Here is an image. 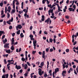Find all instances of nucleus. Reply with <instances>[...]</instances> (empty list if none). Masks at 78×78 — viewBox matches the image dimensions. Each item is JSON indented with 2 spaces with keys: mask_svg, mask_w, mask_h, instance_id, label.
I'll use <instances>...</instances> for the list:
<instances>
[{
  "mask_svg": "<svg viewBox=\"0 0 78 78\" xmlns=\"http://www.w3.org/2000/svg\"><path fill=\"white\" fill-rule=\"evenodd\" d=\"M10 21H7L6 22V23H7V24H9V25H11V23H10Z\"/></svg>",
  "mask_w": 78,
  "mask_h": 78,
  "instance_id": "7c9ffc66",
  "label": "nucleus"
},
{
  "mask_svg": "<svg viewBox=\"0 0 78 78\" xmlns=\"http://www.w3.org/2000/svg\"><path fill=\"white\" fill-rule=\"evenodd\" d=\"M6 52L7 53H9V54H10L11 53V50L10 49L7 50L6 51Z\"/></svg>",
  "mask_w": 78,
  "mask_h": 78,
  "instance_id": "1a4fd4ad",
  "label": "nucleus"
},
{
  "mask_svg": "<svg viewBox=\"0 0 78 78\" xmlns=\"http://www.w3.org/2000/svg\"><path fill=\"white\" fill-rule=\"evenodd\" d=\"M3 3L1 2L0 3V6L1 7H2V6H3Z\"/></svg>",
  "mask_w": 78,
  "mask_h": 78,
  "instance_id": "c85d7f7f",
  "label": "nucleus"
},
{
  "mask_svg": "<svg viewBox=\"0 0 78 78\" xmlns=\"http://www.w3.org/2000/svg\"><path fill=\"white\" fill-rule=\"evenodd\" d=\"M47 0H43L42 1V3L43 4H45L46 1H47Z\"/></svg>",
  "mask_w": 78,
  "mask_h": 78,
  "instance_id": "c756f323",
  "label": "nucleus"
},
{
  "mask_svg": "<svg viewBox=\"0 0 78 78\" xmlns=\"http://www.w3.org/2000/svg\"><path fill=\"white\" fill-rule=\"evenodd\" d=\"M38 9H39V10H40V11H41V10H43V8H38Z\"/></svg>",
  "mask_w": 78,
  "mask_h": 78,
  "instance_id": "58836bf2",
  "label": "nucleus"
},
{
  "mask_svg": "<svg viewBox=\"0 0 78 78\" xmlns=\"http://www.w3.org/2000/svg\"><path fill=\"white\" fill-rule=\"evenodd\" d=\"M20 30H19L17 32V34H20Z\"/></svg>",
  "mask_w": 78,
  "mask_h": 78,
  "instance_id": "cd10ccee",
  "label": "nucleus"
},
{
  "mask_svg": "<svg viewBox=\"0 0 78 78\" xmlns=\"http://www.w3.org/2000/svg\"><path fill=\"white\" fill-rule=\"evenodd\" d=\"M47 69H48V67H49V62L48 61L47 62Z\"/></svg>",
  "mask_w": 78,
  "mask_h": 78,
  "instance_id": "5701e85b",
  "label": "nucleus"
},
{
  "mask_svg": "<svg viewBox=\"0 0 78 78\" xmlns=\"http://www.w3.org/2000/svg\"><path fill=\"white\" fill-rule=\"evenodd\" d=\"M2 78H6L5 77V75H3L2 76Z\"/></svg>",
  "mask_w": 78,
  "mask_h": 78,
  "instance_id": "69168bd1",
  "label": "nucleus"
},
{
  "mask_svg": "<svg viewBox=\"0 0 78 78\" xmlns=\"http://www.w3.org/2000/svg\"><path fill=\"white\" fill-rule=\"evenodd\" d=\"M10 49L12 50H14V46L12 45L11 46V47L10 48Z\"/></svg>",
  "mask_w": 78,
  "mask_h": 78,
  "instance_id": "4468645a",
  "label": "nucleus"
},
{
  "mask_svg": "<svg viewBox=\"0 0 78 78\" xmlns=\"http://www.w3.org/2000/svg\"><path fill=\"white\" fill-rule=\"evenodd\" d=\"M45 51H43L42 54V57L43 58H44V59H45Z\"/></svg>",
  "mask_w": 78,
  "mask_h": 78,
  "instance_id": "f03ea898",
  "label": "nucleus"
},
{
  "mask_svg": "<svg viewBox=\"0 0 78 78\" xmlns=\"http://www.w3.org/2000/svg\"><path fill=\"white\" fill-rule=\"evenodd\" d=\"M2 34H5V32H4V31H2L1 30L0 31V35H1V36H2Z\"/></svg>",
  "mask_w": 78,
  "mask_h": 78,
  "instance_id": "9d476101",
  "label": "nucleus"
},
{
  "mask_svg": "<svg viewBox=\"0 0 78 78\" xmlns=\"http://www.w3.org/2000/svg\"><path fill=\"white\" fill-rule=\"evenodd\" d=\"M68 10H69V11L71 12V11H73V8L70 7L68 9Z\"/></svg>",
  "mask_w": 78,
  "mask_h": 78,
  "instance_id": "ddd939ff",
  "label": "nucleus"
},
{
  "mask_svg": "<svg viewBox=\"0 0 78 78\" xmlns=\"http://www.w3.org/2000/svg\"><path fill=\"white\" fill-rule=\"evenodd\" d=\"M53 41L54 44L56 43V39H55V38H54Z\"/></svg>",
  "mask_w": 78,
  "mask_h": 78,
  "instance_id": "09e8293b",
  "label": "nucleus"
},
{
  "mask_svg": "<svg viewBox=\"0 0 78 78\" xmlns=\"http://www.w3.org/2000/svg\"><path fill=\"white\" fill-rule=\"evenodd\" d=\"M74 73H75V74L76 75H77V73H76V70H75V69L74 70Z\"/></svg>",
  "mask_w": 78,
  "mask_h": 78,
  "instance_id": "13d9d810",
  "label": "nucleus"
},
{
  "mask_svg": "<svg viewBox=\"0 0 78 78\" xmlns=\"http://www.w3.org/2000/svg\"><path fill=\"white\" fill-rule=\"evenodd\" d=\"M16 5H19V1L16 2Z\"/></svg>",
  "mask_w": 78,
  "mask_h": 78,
  "instance_id": "0e129e2a",
  "label": "nucleus"
},
{
  "mask_svg": "<svg viewBox=\"0 0 78 78\" xmlns=\"http://www.w3.org/2000/svg\"><path fill=\"white\" fill-rule=\"evenodd\" d=\"M27 64L29 66H31V64H30V63L28 62H27Z\"/></svg>",
  "mask_w": 78,
  "mask_h": 78,
  "instance_id": "79ce46f5",
  "label": "nucleus"
},
{
  "mask_svg": "<svg viewBox=\"0 0 78 78\" xmlns=\"http://www.w3.org/2000/svg\"><path fill=\"white\" fill-rule=\"evenodd\" d=\"M52 51H53V49L51 48L50 49V52H52Z\"/></svg>",
  "mask_w": 78,
  "mask_h": 78,
  "instance_id": "c03bdc74",
  "label": "nucleus"
},
{
  "mask_svg": "<svg viewBox=\"0 0 78 78\" xmlns=\"http://www.w3.org/2000/svg\"><path fill=\"white\" fill-rule=\"evenodd\" d=\"M9 28L10 30H11L12 29V26H10L9 27Z\"/></svg>",
  "mask_w": 78,
  "mask_h": 78,
  "instance_id": "e433bc0d",
  "label": "nucleus"
},
{
  "mask_svg": "<svg viewBox=\"0 0 78 78\" xmlns=\"http://www.w3.org/2000/svg\"><path fill=\"white\" fill-rule=\"evenodd\" d=\"M10 17V14L9 13V12H7V18L8 19Z\"/></svg>",
  "mask_w": 78,
  "mask_h": 78,
  "instance_id": "aec40b11",
  "label": "nucleus"
},
{
  "mask_svg": "<svg viewBox=\"0 0 78 78\" xmlns=\"http://www.w3.org/2000/svg\"><path fill=\"white\" fill-rule=\"evenodd\" d=\"M19 29H22V26H21V25L19 24L17 26H16Z\"/></svg>",
  "mask_w": 78,
  "mask_h": 78,
  "instance_id": "20e7f679",
  "label": "nucleus"
},
{
  "mask_svg": "<svg viewBox=\"0 0 78 78\" xmlns=\"http://www.w3.org/2000/svg\"><path fill=\"white\" fill-rule=\"evenodd\" d=\"M20 36L21 38L23 37H24V35H23V33H21L20 34Z\"/></svg>",
  "mask_w": 78,
  "mask_h": 78,
  "instance_id": "2eb2a0df",
  "label": "nucleus"
},
{
  "mask_svg": "<svg viewBox=\"0 0 78 78\" xmlns=\"http://www.w3.org/2000/svg\"><path fill=\"white\" fill-rule=\"evenodd\" d=\"M44 65V62H42L41 64V67H43V66Z\"/></svg>",
  "mask_w": 78,
  "mask_h": 78,
  "instance_id": "393cba45",
  "label": "nucleus"
},
{
  "mask_svg": "<svg viewBox=\"0 0 78 78\" xmlns=\"http://www.w3.org/2000/svg\"><path fill=\"white\" fill-rule=\"evenodd\" d=\"M44 33L45 34H48V33L47 32H46V31H44Z\"/></svg>",
  "mask_w": 78,
  "mask_h": 78,
  "instance_id": "603ef678",
  "label": "nucleus"
},
{
  "mask_svg": "<svg viewBox=\"0 0 78 78\" xmlns=\"http://www.w3.org/2000/svg\"><path fill=\"white\" fill-rule=\"evenodd\" d=\"M15 1H13V3H12V5H13V9H15Z\"/></svg>",
  "mask_w": 78,
  "mask_h": 78,
  "instance_id": "423d86ee",
  "label": "nucleus"
},
{
  "mask_svg": "<svg viewBox=\"0 0 78 78\" xmlns=\"http://www.w3.org/2000/svg\"><path fill=\"white\" fill-rule=\"evenodd\" d=\"M69 49H66V53H68V52H69Z\"/></svg>",
  "mask_w": 78,
  "mask_h": 78,
  "instance_id": "72a5a7b5",
  "label": "nucleus"
},
{
  "mask_svg": "<svg viewBox=\"0 0 78 78\" xmlns=\"http://www.w3.org/2000/svg\"><path fill=\"white\" fill-rule=\"evenodd\" d=\"M37 14H38V16H40L41 15H40V12H39V11H38L37 12Z\"/></svg>",
  "mask_w": 78,
  "mask_h": 78,
  "instance_id": "5fc2aeb1",
  "label": "nucleus"
},
{
  "mask_svg": "<svg viewBox=\"0 0 78 78\" xmlns=\"http://www.w3.org/2000/svg\"><path fill=\"white\" fill-rule=\"evenodd\" d=\"M15 34L14 33H13L12 34V37H14V36H15Z\"/></svg>",
  "mask_w": 78,
  "mask_h": 78,
  "instance_id": "de8ad7c7",
  "label": "nucleus"
},
{
  "mask_svg": "<svg viewBox=\"0 0 78 78\" xmlns=\"http://www.w3.org/2000/svg\"><path fill=\"white\" fill-rule=\"evenodd\" d=\"M38 70H39L38 71V72H42V69H41L40 68H39L38 69Z\"/></svg>",
  "mask_w": 78,
  "mask_h": 78,
  "instance_id": "c9c22d12",
  "label": "nucleus"
},
{
  "mask_svg": "<svg viewBox=\"0 0 78 78\" xmlns=\"http://www.w3.org/2000/svg\"><path fill=\"white\" fill-rule=\"evenodd\" d=\"M21 8H22V9H23V2H22L21 3Z\"/></svg>",
  "mask_w": 78,
  "mask_h": 78,
  "instance_id": "4be33fe9",
  "label": "nucleus"
},
{
  "mask_svg": "<svg viewBox=\"0 0 78 78\" xmlns=\"http://www.w3.org/2000/svg\"><path fill=\"white\" fill-rule=\"evenodd\" d=\"M63 2H64V0H62V1L60 2V5H61V4H62V3H63Z\"/></svg>",
  "mask_w": 78,
  "mask_h": 78,
  "instance_id": "8fccbe9b",
  "label": "nucleus"
},
{
  "mask_svg": "<svg viewBox=\"0 0 78 78\" xmlns=\"http://www.w3.org/2000/svg\"><path fill=\"white\" fill-rule=\"evenodd\" d=\"M23 72V70L22 69H21L20 70V73H22V72Z\"/></svg>",
  "mask_w": 78,
  "mask_h": 78,
  "instance_id": "4d7b16f0",
  "label": "nucleus"
},
{
  "mask_svg": "<svg viewBox=\"0 0 78 78\" xmlns=\"http://www.w3.org/2000/svg\"><path fill=\"white\" fill-rule=\"evenodd\" d=\"M29 37H30V40H31L33 38L34 36L30 34V35L29 36Z\"/></svg>",
  "mask_w": 78,
  "mask_h": 78,
  "instance_id": "f3484780",
  "label": "nucleus"
},
{
  "mask_svg": "<svg viewBox=\"0 0 78 78\" xmlns=\"http://www.w3.org/2000/svg\"><path fill=\"white\" fill-rule=\"evenodd\" d=\"M25 67L24 68V69H28V65H27V64H25Z\"/></svg>",
  "mask_w": 78,
  "mask_h": 78,
  "instance_id": "dca6fc26",
  "label": "nucleus"
},
{
  "mask_svg": "<svg viewBox=\"0 0 78 78\" xmlns=\"http://www.w3.org/2000/svg\"><path fill=\"white\" fill-rule=\"evenodd\" d=\"M74 61H75V62H76L77 63H78V61L77 60L75 59L74 60Z\"/></svg>",
  "mask_w": 78,
  "mask_h": 78,
  "instance_id": "bf43d9fd",
  "label": "nucleus"
},
{
  "mask_svg": "<svg viewBox=\"0 0 78 78\" xmlns=\"http://www.w3.org/2000/svg\"><path fill=\"white\" fill-rule=\"evenodd\" d=\"M28 71L26 72V73L24 74V76H28Z\"/></svg>",
  "mask_w": 78,
  "mask_h": 78,
  "instance_id": "412c9836",
  "label": "nucleus"
},
{
  "mask_svg": "<svg viewBox=\"0 0 78 78\" xmlns=\"http://www.w3.org/2000/svg\"><path fill=\"white\" fill-rule=\"evenodd\" d=\"M8 10H11V6H9L8 7Z\"/></svg>",
  "mask_w": 78,
  "mask_h": 78,
  "instance_id": "6e6d98bb",
  "label": "nucleus"
},
{
  "mask_svg": "<svg viewBox=\"0 0 78 78\" xmlns=\"http://www.w3.org/2000/svg\"><path fill=\"white\" fill-rule=\"evenodd\" d=\"M72 42H73V43H74V41H75V40L74 39V34H73L72 36Z\"/></svg>",
  "mask_w": 78,
  "mask_h": 78,
  "instance_id": "0eeeda50",
  "label": "nucleus"
},
{
  "mask_svg": "<svg viewBox=\"0 0 78 78\" xmlns=\"http://www.w3.org/2000/svg\"><path fill=\"white\" fill-rule=\"evenodd\" d=\"M52 75L53 76V78H55V73H54V72H53L52 73Z\"/></svg>",
  "mask_w": 78,
  "mask_h": 78,
  "instance_id": "e2e57ef3",
  "label": "nucleus"
},
{
  "mask_svg": "<svg viewBox=\"0 0 78 78\" xmlns=\"http://www.w3.org/2000/svg\"><path fill=\"white\" fill-rule=\"evenodd\" d=\"M59 70V68H56V69H55V73H57V72H58Z\"/></svg>",
  "mask_w": 78,
  "mask_h": 78,
  "instance_id": "6e6552de",
  "label": "nucleus"
},
{
  "mask_svg": "<svg viewBox=\"0 0 78 78\" xmlns=\"http://www.w3.org/2000/svg\"><path fill=\"white\" fill-rule=\"evenodd\" d=\"M37 43V41L35 40V41H33V44L34 45H36V44Z\"/></svg>",
  "mask_w": 78,
  "mask_h": 78,
  "instance_id": "9b49d317",
  "label": "nucleus"
},
{
  "mask_svg": "<svg viewBox=\"0 0 78 78\" xmlns=\"http://www.w3.org/2000/svg\"><path fill=\"white\" fill-rule=\"evenodd\" d=\"M50 18H48L47 20H45L44 22H50Z\"/></svg>",
  "mask_w": 78,
  "mask_h": 78,
  "instance_id": "39448f33",
  "label": "nucleus"
},
{
  "mask_svg": "<svg viewBox=\"0 0 78 78\" xmlns=\"http://www.w3.org/2000/svg\"><path fill=\"white\" fill-rule=\"evenodd\" d=\"M4 62L5 64H7V62H6V59H5L4 60Z\"/></svg>",
  "mask_w": 78,
  "mask_h": 78,
  "instance_id": "2f4dec72",
  "label": "nucleus"
},
{
  "mask_svg": "<svg viewBox=\"0 0 78 78\" xmlns=\"http://www.w3.org/2000/svg\"><path fill=\"white\" fill-rule=\"evenodd\" d=\"M33 29V26H31L30 28V30H32V29Z\"/></svg>",
  "mask_w": 78,
  "mask_h": 78,
  "instance_id": "680f3d73",
  "label": "nucleus"
},
{
  "mask_svg": "<svg viewBox=\"0 0 78 78\" xmlns=\"http://www.w3.org/2000/svg\"><path fill=\"white\" fill-rule=\"evenodd\" d=\"M36 53V51H32V54L33 55H34L35 54V53Z\"/></svg>",
  "mask_w": 78,
  "mask_h": 78,
  "instance_id": "f704fd0d",
  "label": "nucleus"
},
{
  "mask_svg": "<svg viewBox=\"0 0 78 78\" xmlns=\"http://www.w3.org/2000/svg\"><path fill=\"white\" fill-rule=\"evenodd\" d=\"M65 17L66 18V19H69V16H65Z\"/></svg>",
  "mask_w": 78,
  "mask_h": 78,
  "instance_id": "4c0bfd02",
  "label": "nucleus"
},
{
  "mask_svg": "<svg viewBox=\"0 0 78 78\" xmlns=\"http://www.w3.org/2000/svg\"><path fill=\"white\" fill-rule=\"evenodd\" d=\"M51 6V4L48 5V7H49V8H50Z\"/></svg>",
  "mask_w": 78,
  "mask_h": 78,
  "instance_id": "338daca9",
  "label": "nucleus"
},
{
  "mask_svg": "<svg viewBox=\"0 0 78 78\" xmlns=\"http://www.w3.org/2000/svg\"><path fill=\"white\" fill-rule=\"evenodd\" d=\"M46 72H45L44 74V77H47L48 76V75H47V73H46Z\"/></svg>",
  "mask_w": 78,
  "mask_h": 78,
  "instance_id": "a878e982",
  "label": "nucleus"
},
{
  "mask_svg": "<svg viewBox=\"0 0 78 78\" xmlns=\"http://www.w3.org/2000/svg\"><path fill=\"white\" fill-rule=\"evenodd\" d=\"M25 59L23 58V57H22L21 58V61H25Z\"/></svg>",
  "mask_w": 78,
  "mask_h": 78,
  "instance_id": "bb28decb",
  "label": "nucleus"
},
{
  "mask_svg": "<svg viewBox=\"0 0 78 78\" xmlns=\"http://www.w3.org/2000/svg\"><path fill=\"white\" fill-rule=\"evenodd\" d=\"M49 41H50V42H51V43H52V42H53V40L52 38H50Z\"/></svg>",
  "mask_w": 78,
  "mask_h": 78,
  "instance_id": "a211bd4d",
  "label": "nucleus"
},
{
  "mask_svg": "<svg viewBox=\"0 0 78 78\" xmlns=\"http://www.w3.org/2000/svg\"><path fill=\"white\" fill-rule=\"evenodd\" d=\"M38 73L40 76H42V72H38Z\"/></svg>",
  "mask_w": 78,
  "mask_h": 78,
  "instance_id": "473e14b6",
  "label": "nucleus"
},
{
  "mask_svg": "<svg viewBox=\"0 0 78 78\" xmlns=\"http://www.w3.org/2000/svg\"><path fill=\"white\" fill-rule=\"evenodd\" d=\"M13 76L14 77V78H16V76H16V73H14V75H13Z\"/></svg>",
  "mask_w": 78,
  "mask_h": 78,
  "instance_id": "a19ab883",
  "label": "nucleus"
},
{
  "mask_svg": "<svg viewBox=\"0 0 78 78\" xmlns=\"http://www.w3.org/2000/svg\"><path fill=\"white\" fill-rule=\"evenodd\" d=\"M3 23L4 25H6V21H4Z\"/></svg>",
  "mask_w": 78,
  "mask_h": 78,
  "instance_id": "49530a36",
  "label": "nucleus"
},
{
  "mask_svg": "<svg viewBox=\"0 0 78 78\" xmlns=\"http://www.w3.org/2000/svg\"><path fill=\"white\" fill-rule=\"evenodd\" d=\"M48 12H51V13H53V9H50L48 11Z\"/></svg>",
  "mask_w": 78,
  "mask_h": 78,
  "instance_id": "f8f14e48",
  "label": "nucleus"
},
{
  "mask_svg": "<svg viewBox=\"0 0 78 78\" xmlns=\"http://www.w3.org/2000/svg\"><path fill=\"white\" fill-rule=\"evenodd\" d=\"M3 10H2L1 11V15H2L3 14Z\"/></svg>",
  "mask_w": 78,
  "mask_h": 78,
  "instance_id": "774afa93",
  "label": "nucleus"
},
{
  "mask_svg": "<svg viewBox=\"0 0 78 78\" xmlns=\"http://www.w3.org/2000/svg\"><path fill=\"white\" fill-rule=\"evenodd\" d=\"M16 69H17L18 70L19 69H21V67H20V66H18L17 65H16Z\"/></svg>",
  "mask_w": 78,
  "mask_h": 78,
  "instance_id": "7ed1b4c3",
  "label": "nucleus"
},
{
  "mask_svg": "<svg viewBox=\"0 0 78 78\" xmlns=\"http://www.w3.org/2000/svg\"><path fill=\"white\" fill-rule=\"evenodd\" d=\"M41 18H42L41 19V20H39V22H40V23H42V22H44V21L45 20V16H44V15H42L41 16Z\"/></svg>",
  "mask_w": 78,
  "mask_h": 78,
  "instance_id": "f257e3e1",
  "label": "nucleus"
},
{
  "mask_svg": "<svg viewBox=\"0 0 78 78\" xmlns=\"http://www.w3.org/2000/svg\"><path fill=\"white\" fill-rule=\"evenodd\" d=\"M5 35H4L2 36V39H4V38H5Z\"/></svg>",
  "mask_w": 78,
  "mask_h": 78,
  "instance_id": "864d4df0",
  "label": "nucleus"
},
{
  "mask_svg": "<svg viewBox=\"0 0 78 78\" xmlns=\"http://www.w3.org/2000/svg\"><path fill=\"white\" fill-rule=\"evenodd\" d=\"M5 75L6 77L7 78H8V76H9V75L8 74H7Z\"/></svg>",
  "mask_w": 78,
  "mask_h": 78,
  "instance_id": "a18cd8bd",
  "label": "nucleus"
},
{
  "mask_svg": "<svg viewBox=\"0 0 78 78\" xmlns=\"http://www.w3.org/2000/svg\"><path fill=\"white\" fill-rule=\"evenodd\" d=\"M16 12V9H13L12 10V12H13V13H14V12Z\"/></svg>",
  "mask_w": 78,
  "mask_h": 78,
  "instance_id": "3c124183",
  "label": "nucleus"
},
{
  "mask_svg": "<svg viewBox=\"0 0 78 78\" xmlns=\"http://www.w3.org/2000/svg\"><path fill=\"white\" fill-rule=\"evenodd\" d=\"M7 47H8V44L6 43L4 45V48H6Z\"/></svg>",
  "mask_w": 78,
  "mask_h": 78,
  "instance_id": "6ab92c4d",
  "label": "nucleus"
},
{
  "mask_svg": "<svg viewBox=\"0 0 78 78\" xmlns=\"http://www.w3.org/2000/svg\"><path fill=\"white\" fill-rule=\"evenodd\" d=\"M76 44H77V41H75V42H74V43L73 44V45H76Z\"/></svg>",
  "mask_w": 78,
  "mask_h": 78,
  "instance_id": "ea45409f",
  "label": "nucleus"
},
{
  "mask_svg": "<svg viewBox=\"0 0 78 78\" xmlns=\"http://www.w3.org/2000/svg\"><path fill=\"white\" fill-rule=\"evenodd\" d=\"M49 50V49L48 48H47L46 49V51L47 52H48V51Z\"/></svg>",
  "mask_w": 78,
  "mask_h": 78,
  "instance_id": "37998d69",
  "label": "nucleus"
},
{
  "mask_svg": "<svg viewBox=\"0 0 78 78\" xmlns=\"http://www.w3.org/2000/svg\"><path fill=\"white\" fill-rule=\"evenodd\" d=\"M12 42H14V38H12Z\"/></svg>",
  "mask_w": 78,
  "mask_h": 78,
  "instance_id": "052dcab7",
  "label": "nucleus"
},
{
  "mask_svg": "<svg viewBox=\"0 0 78 78\" xmlns=\"http://www.w3.org/2000/svg\"><path fill=\"white\" fill-rule=\"evenodd\" d=\"M67 73V72L66 70H64L62 72V73H63V74H66Z\"/></svg>",
  "mask_w": 78,
  "mask_h": 78,
  "instance_id": "b1692460",
  "label": "nucleus"
}]
</instances>
